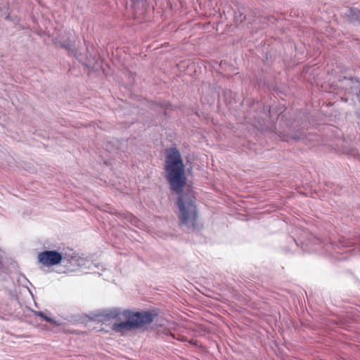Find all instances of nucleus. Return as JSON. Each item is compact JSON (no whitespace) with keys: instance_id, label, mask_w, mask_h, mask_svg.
Segmentation results:
<instances>
[{"instance_id":"3","label":"nucleus","mask_w":360,"mask_h":360,"mask_svg":"<svg viewBox=\"0 0 360 360\" xmlns=\"http://www.w3.org/2000/svg\"><path fill=\"white\" fill-rule=\"evenodd\" d=\"M179 217L182 225L193 227L197 218L196 207L192 196H180L178 200Z\"/></svg>"},{"instance_id":"6","label":"nucleus","mask_w":360,"mask_h":360,"mask_svg":"<svg viewBox=\"0 0 360 360\" xmlns=\"http://www.w3.org/2000/svg\"><path fill=\"white\" fill-rule=\"evenodd\" d=\"M35 314L47 321L48 322L55 323L56 322L50 317L45 315V314L42 311H36Z\"/></svg>"},{"instance_id":"5","label":"nucleus","mask_w":360,"mask_h":360,"mask_svg":"<svg viewBox=\"0 0 360 360\" xmlns=\"http://www.w3.org/2000/svg\"><path fill=\"white\" fill-rule=\"evenodd\" d=\"M351 18L356 20L360 22V12L358 10H350L349 14Z\"/></svg>"},{"instance_id":"2","label":"nucleus","mask_w":360,"mask_h":360,"mask_svg":"<svg viewBox=\"0 0 360 360\" xmlns=\"http://www.w3.org/2000/svg\"><path fill=\"white\" fill-rule=\"evenodd\" d=\"M165 169L171 188L180 193L186 185V179L184 165L181 154L176 149L171 148L167 151Z\"/></svg>"},{"instance_id":"7","label":"nucleus","mask_w":360,"mask_h":360,"mask_svg":"<svg viewBox=\"0 0 360 360\" xmlns=\"http://www.w3.org/2000/svg\"><path fill=\"white\" fill-rule=\"evenodd\" d=\"M61 46H63V47H65L68 49H71L72 46V45L69 42H68V43L64 42V43L61 44Z\"/></svg>"},{"instance_id":"4","label":"nucleus","mask_w":360,"mask_h":360,"mask_svg":"<svg viewBox=\"0 0 360 360\" xmlns=\"http://www.w3.org/2000/svg\"><path fill=\"white\" fill-rule=\"evenodd\" d=\"M61 253L55 250H46L38 254L37 259L45 266H52L60 264L63 260Z\"/></svg>"},{"instance_id":"1","label":"nucleus","mask_w":360,"mask_h":360,"mask_svg":"<svg viewBox=\"0 0 360 360\" xmlns=\"http://www.w3.org/2000/svg\"><path fill=\"white\" fill-rule=\"evenodd\" d=\"M98 316L102 318V321L116 318L124 319V321L113 325V330L122 333H127L146 324L150 323L153 321V315L150 312H134L130 310L121 311L117 308L103 310L100 312Z\"/></svg>"}]
</instances>
